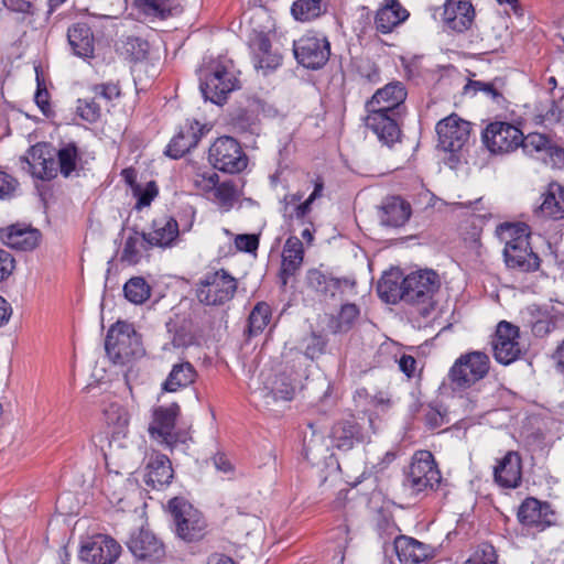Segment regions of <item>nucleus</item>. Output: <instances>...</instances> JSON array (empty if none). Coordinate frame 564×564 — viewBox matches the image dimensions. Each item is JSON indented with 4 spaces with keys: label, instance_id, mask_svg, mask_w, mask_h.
<instances>
[{
    "label": "nucleus",
    "instance_id": "41",
    "mask_svg": "<svg viewBox=\"0 0 564 564\" xmlns=\"http://www.w3.org/2000/svg\"><path fill=\"white\" fill-rule=\"evenodd\" d=\"M520 147L528 155H533L534 153L542 151H550L551 155H554L558 162L564 161V151L562 149H553L550 147V140L541 134V133H530L529 135H523V141H521Z\"/></svg>",
    "mask_w": 564,
    "mask_h": 564
},
{
    "label": "nucleus",
    "instance_id": "20",
    "mask_svg": "<svg viewBox=\"0 0 564 564\" xmlns=\"http://www.w3.org/2000/svg\"><path fill=\"white\" fill-rule=\"evenodd\" d=\"M120 551L121 546L112 538L98 535L80 547L79 558L91 564H112Z\"/></svg>",
    "mask_w": 564,
    "mask_h": 564
},
{
    "label": "nucleus",
    "instance_id": "46",
    "mask_svg": "<svg viewBox=\"0 0 564 564\" xmlns=\"http://www.w3.org/2000/svg\"><path fill=\"white\" fill-rule=\"evenodd\" d=\"M175 0H138L137 7L147 15L164 19L174 9Z\"/></svg>",
    "mask_w": 564,
    "mask_h": 564
},
{
    "label": "nucleus",
    "instance_id": "55",
    "mask_svg": "<svg viewBox=\"0 0 564 564\" xmlns=\"http://www.w3.org/2000/svg\"><path fill=\"white\" fill-rule=\"evenodd\" d=\"M212 193L215 199L223 206H231L236 196V189L231 182H217Z\"/></svg>",
    "mask_w": 564,
    "mask_h": 564
},
{
    "label": "nucleus",
    "instance_id": "13",
    "mask_svg": "<svg viewBox=\"0 0 564 564\" xmlns=\"http://www.w3.org/2000/svg\"><path fill=\"white\" fill-rule=\"evenodd\" d=\"M305 288L321 301L333 299L337 293H355L356 282L349 278H335L321 268H311L305 273Z\"/></svg>",
    "mask_w": 564,
    "mask_h": 564
},
{
    "label": "nucleus",
    "instance_id": "18",
    "mask_svg": "<svg viewBox=\"0 0 564 564\" xmlns=\"http://www.w3.org/2000/svg\"><path fill=\"white\" fill-rule=\"evenodd\" d=\"M127 546L133 556L141 561L154 563L164 556L162 542L151 531L143 528L131 533Z\"/></svg>",
    "mask_w": 564,
    "mask_h": 564
},
{
    "label": "nucleus",
    "instance_id": "42",
    "mask_svg": "<svg viewBox=\"0 0 564 564\" xmlns=\"http://www.w3.org/2000/svg\"><path fill=\"white\" fill-rule=\"evenodd\" d=\"M503 85L505 83L501 78H495L491 82L469 80L464 87V93L465 95L475 96L480 91L495 102L500 104L503 100Z\"/></svg>",
    "mask_w": 564,
    "mask_h": 564
},
{
    "label": "nucleus",
    "instance_id": "22",
    "mask_svg": "<svg viewBox=\"0 0 564 564\" xmlns=\"http://www.w3.org/2000/svg\"><path fill=\"white\" fill-rule=\"evenodd\" d=\"M324 182L321 177L314 181V189L310 196L301 202L303 194L300 192L286 194L281 202V210L285 218L289 219H303L312 209V204L315 199L319 198L323 194Z\"/></svg>",
    "mask_w": 564,
    "mask_h": 564
},
{
    "label": "nucleus",
    "instance_id": "59",
    "mask_svg": "<svg viewBox=\"0 0 564 564\" xmlns=\"http://www.w3.org/2000/svg\"><path fill=\"white\" fill-rule=\"evenodd\" d=\"M218 182V174L216 172L197 173L194 177L195 186L206 193H212Z\"/></svg>",
    "mask_w": 564,
    "mask_h": 564
},
{
    "label": "nucleus",
    "instance_id": "49",
    "mask_svg": "<svg viewBox=\"0 0 564 564\" xmlns=\"http://www.w3.org/2000/svg\"><path fill=\"white\" fill-rule=\"evenodd\" d=\"M104 414L107 423L116 426L118 432H121L129 423L127 410L118 403H111L105 409Z\"/></svg>",
    "mask_w": 564,
    "mask_h": 564
},
{
    "label": "nucleus",
    "instance_id": "6",
    "mask_svg": "<svg viewBox=\"0 0 564 564\" xmlns=\"http://www.w3.org/2000/svg\"><path fill=\"white\" fill-rule=\"evenodd\" d=\"M442 480L434 456L429 451H419L405 474L403 485L412 495L436 489Z\"/></svg>",
    "mask_w": 564,
    "mask_h": 564
},
{
    "label": "nucleus",
    "instance_id": "11",
    "mask_svg": "<svg viewBox=\"0 0 564 564\" xmlns=\"http://www.w3.org/2000/svg\"><path fill=\"white\" fill-rule=\"evenodd\" d=\"M436 133L438 138L437 148L451 153V161L458 162L457 153L463 150L469 140V122L452 115L437 122Z\"/></svg>",
    "mask_w": 564,
    "mask_h": 564
},
{
    "label": "nucleus",
    "instance_id": "61",
    "mask_svg": "<svg viewBox=\"0 0 564 564\" xmlns=\"http://www.w3.org/2000/svg\"><path fill=\"white\" fill-rule=\"evenodd\" d=\"M15 269L13 256L0 248V283L8 280Z\"/></svg>",
    "mask_w": 564,
    "mask_h": 564
},
{
    "label": "nucleus",
    "instance_id": "58",
    "mask_svg": "<svg viewBox=\"0 0 564 564\" xmlns=\"http://www.w3.org/2000/svg\"><path fill=\"white\" fill-rule=\"evenodd\" d=\"M326 340L323 336L313 333L305 339L304 354L307 358L314 360L324 354Z\"/></svg>",
    "mask_w": 564,
    "mask_h": 564
},
{
    "label": "nucleus",
    "instance_id": "15",
    "mask_svg": "<svg viewBox=\"0 0 564 564\" xmlns=\"http://www.w3.org/2000/svg\"><path fill=\"white\" fill-rule=\"evenodd\" d=\"M492 350L496 360L501 365L516 361L521 355L519 328L509 322H500L492 339Z\"/></svg>",
    "mask_w": 564,
    "mask_h": 564
},
{
    "label": "nucleus",
    "instance_id": "44",
    "mask_svg": "<svg viewBox=\"0 0 564 564\" xmlns=\"http://www.w3.org/2000/svg\"><path fill=\"white\" fill-rule=\"evenodd\" d=\"M535 111V117L539 122L546 127L560 122L562 118V109L560 105L552 98L540 101Z\"/></svg>",
    "mask_w": 564,
    "mask_h": 564
},
{
    "label": "nucleus",
    "instance_id": "28",
    "mask_svg": "<svg viewBox=\"0 0 564 564\" xmlns=\"http://www.w3.org/2000/svg\"><path fill=\"white\" fill-rule=\"evenodd\" d=\"M411 205L400 196L386 197L379 207L380 224L386 227H402L409 220Z\"/></svg>",
    "mask_w": 564,
    "mask_h": 564
},
{
    "label": "nucleus",
    "instance_id": "1",
    "mask_svg": "<svg viewBox=\"0 0 564 564\" xmlns=\"http://www.w3.org/2000/svg\"><path fill=\"white\" fill-rule=\"evenodd\" d=\"M489 368L488 355L478 350L463 354L455 360L442 384L453 393L455 411L466 416L487 411L489 404L474 387L487 376Z\"/></svg>",
    "mask_w": 564,
    "mask_h": 564
},
{
    "label": "nucleus",
    "instance_id": "47",
    "mask_svg": "<svg viewBox=\"0 0 564 564\" xmlns=\"http://www.w3.org/2000/svg\"><path fill=\"white\" fill-rule=\"evenodd\" d=\"M57 164L63 176L68 177L76 169L78 149L74 143H68L57 152Z\"/></svg>",
    "mask_w": 564,
    "mask_h": 564
},
{
    "label": "nucleus",
    "instance_id": "4",
    "mask_svg": "<svg viewBox=\"0 0 564 564\" xmlns=\"http://www.w3.org/2000/svg\"><path fill=\"white\" fill-rule=\"evenodd\" d=\"M441 281L433 270H420L404 276V302L417 307V312L426 317L434 310L435 294L440 290Z\"/></svg>",
    "mask_w": 564,
    "mask_h": 564
},
{
    "label": "nucleus",
    "instance_id": "30",
    "mask_svg": "<svg viewBox=\"0 0 564 564\" xmlns=\"http://www.w3.org/2000/svg\"><path fill=\"white\" fill-rule=\"evenodd\" d=\"M304 259V247L300 238L291 236L286 239L282 250L280 279L283 285L300 270Z\"/></svg>",
    "mask_w": 564,
    "mask_h": 564
},
{
    "label": "nucleus",
    "instance_id": "31",
    "mask_svg": "<svg viewBox=\"0 0 564 564\" xmlns=\"http://www.w3.org/2000/svg\"><path fill=\"white\" fill-rule=\"evenodd\" d=\"M173 478V469L169 457L164 454L152 452L145 467L144 480L153 489L169 485Z\"/></svg>",
    "mask_w": 564,
    "mask_h": 564
},
{
    "label": "nucleus",
    "instance_id": "34",
    "mask_svg": "<svg viewBox=\"0 0 564 564\" xmlns=\"http://www.w3.org/2000/svg\"><path fill=\"white\" fill-rule=\"evenodd\" d=\"M408 18L409 12L399 0H384V4L377 11L375 25L377 31L387 34Z\"/></svg>",
    "mask_w": 564,
    "mask_h": 564
},
{
    "label": "nucleus",
    "instance_id": "3",
    "mask_svg": "<svg viewBox=\"0 0 564 564\" xmlns=\"http://www.w3.org/2000/svg\"><path fill=\"white\" fill-rule=\"evenodd\" d=\"M499 235L506 240L503 256L508 268L522 272L539 269L540 259L530 248L528 227L524 224H503L499 227Z\"/></svg>",
    "mask_w": 564,
    "mask_h": 564
},
{
    "label": "nucleus",
    "instance_id": "40",
    "mask_svg": "<svg viewBox=\"0 0 564 564\" xmlns=\"http://www.w3.org/2000/svg\"><path fill=\"white\" fill-rule=\"evenodd\" d=\"M151 246L148 245L144 232L139 234L134 231L132 235L127 237L123 248L120 254V261L129 265H134L140 262L142 253L148 250Z\"/></svg>",
    "mask_w": 564,
    "mask_h": 564
},
{
    "label": "nucleus",
    "instance_id": "63",
    "mask_svg": "<svg viewBox=\"0 0 564 564\" xmlns=\"http://www.w3.org/2000/svg\"><path fill=\"white\" fill-rule=\"evenodd\" d=\"M236 248L245 252H253L259 247V239L256 235H238L235 239Z\"/></svg>",
    "mask_w": 564,
    "mask_h": 564
},
{
    "label": "nucleus",
    "instance_id": "7",
    "mask_svg": "<svg viewBox=\"0 0 564 564\" xmlns=\"http://www.w3.org/2000/svg\"><path fill=\"white\" fill-rule=\"evenodd\" d=\"M175 532L184 541L192 542L204 536L206 521L202 513L184 498L175 497L169 501Z\"/></svg>",
    "mask_w": 564,
    "mask_h": 564
},
{
    "label": "nucleus",
    "instance_id": "43",
    "mask_svg": "<svg viewBox=\"0 0 564 564\" xmlns=\"http://www.w3.org/2000/svg\"><path fill=\"white\" fill-rule=\"evenodd\" d=\"M126 299L133 304H142L151 295V289L143 278H131L123 286Z\"/></svg>",
    "mask_w": 564,
    "mask_h": 564
},
{
    "label": "nucleus",
    "instance_id": "10",
    "mask_svg": "<svg viewBox=\"0 0 564 564\" xmlns=\"http://www.w3.org/2000/svg\"><path fill=\"white\" fill-rule=\"evenodd\" d=\"M296 61L305 68L323 67L330 55V44L327 37L317 32H307L293 43Z\"/></svg>",
    "mask_w": 564,
    "mask_h": 564
},
{
    "label": "nucleus",
    "instance_id": "38",
    "mask_svg": "<svg viewBox=\"0 0 564 564\" xmlns=\"http://www.w3.org/2000/svg\"><path fill=\"white\" fill-rule=\"evenodd\" d=\"M377 292L386 303L404 302V278L401 280L399 273L384 274L378 282Z\"/></svg>",
    "mask_w": 564,
    "mask_h": 564
},
{
    "label": "nucleus",
    "instance_id": "35",
    "mask_svg": "<svg viewBox=\"0 0 564 564\" xmlns=\"http://www.w3.org/2000/svg\"><path fill=\"white\" fill-rule=\"evenodd\" d=\"M67 39L76 56L82 58H90L94 56V35L88 24H73L68 29Z\"/></svg>",
    "mask_w": 564,
    "mask_h": 564
},
{
    "label": "nucleus",
    "instance_id": "36",
    "mask_svg": "<svg viewBox=\"0 0 564 564\" xmlns=\"http://www.w3.org/2000/svg\"><path fill=\"white\" fill-rule=\"evenodd\" d=\"M28 163L32 175L40 180H52L59 171L54 158L48 152L45 155L44 148L40 145H35L30 150Z\"/></svg>",
    "mask_w": 564,
    "mask_h": 564
},
{
    "label": "nucleus",
    "instance_id": "62",
    "mask_svg": "<svg viewBox=\"0 0 564 564\" xmlns=\"http://www.w3.org/2000/svg\"><path fill=\"white\" fill-rule=\"evenodd\" d=\"M93 91L96 97L110 101L120 95L119 86L115 83H104L94 86Z\"/></svg>",
    "mask_w": 564,
    "mask_h": 564
},
{
    "label": "nucleus",
    "instance_id": "24",
    "mask_svg": "<svg viewBox=\"0 0 564 564\" xmlns=\"http://www.w3.org/2000/svg\"><path fill=\"white\" fill-rule=\"evenodd\" d=\"M474 17V8L467 0H447L444 3L443 22L448 30L458 33L468 30Z\"/></svg>",
    "mask_w": 564,
    "mask_h": 564
},
{
    "label": "nucleus",
    "instance_id": "17",
    "mask_svg": "<svg viewBox=\"0 0 564 564\" xmlns=\"http://www.w3.org/2000/svg\"><path fill=\"white\" fill-rule=\"evenodd\" d=\"M367 112L366 127L377 135L381 143L391 147L400 140L399 115L384 112L382 109H367Z\"/></svg>",
    "mask_w": 564,
    "mask_h": 564
},
{
    "label": "nucleus",
    "instance_id": "12",
    "mask_svg": "<svg viewBox=\"0 0 564 564\" xmlns=\"http://www.w3.org/2000/svg\"><path fill=\"white\" fill-rule=\"evenodd\" d=\"M481 138L490 153L506 154L520 147L523 132L510 122L494 121L485 128Z\"/></svg>",
    "mask_w": 564,
    "mask_h": 564
},
{
    "label": "nucleus",
    "instance_id": "50",
    "mask_svg": "<svg viewBox=\"0 0 564 564\" xmlns=\"http://www.w3.org/2000/svg\"><path fill=\"white\" fill-rule=\"evenodd\" d=\"M311 430V437H307V434H304V456L307 460L315 462L318 458L317 454L324 453V445L322 444V436L316 435V431L314 430L313 424H308Z\"/></svg>",
    "mask_w": 564,
    "mask_h": 564
},
{
    "label": "nucleus",
    "instance_id": "39",
    "mask_svg": "<svg viewBox=\"0 0 564 564\" xmlns=\"http://www.w3.org/2000/svg\"><path fill=\"white\" fill-rule=\"evenodd\" d=\"M327 11L326 0H295L291 13L296 21L310 22Z\"/></svg>",
    "mask_w": 564,
    "mask_h": 564
},
{
    "label": "nucleus",
    "instance_id": "54",
    "mask_svg": "<svg viewBox=\"0 0 564 564\" xmlns=\"http://www.w3.org/2000/svg\"><path fill=\"white\" fill-rule=\"evenodd\" d=\"M100 106L94 99H79L78 116L87 122H96L100 117Z\"/></svg>",
    "mask_w": 564,
    "mask_h": 564
},
{
    "label": "nucleus",
    "instance_id": "29",
    "mask_svg": "<svg viewBox=\"0 0 564 564\" xmlns=\"http://www.w3.org/2000/svg\"><path fill=\"white\" fill-rule=\"evenodd\" d=\"M541 204L535 207L534 214L541 218H564V187L558 183H551L541 194Z\"/></svg>",
    "mask_w": 564,
    "mask_h": 564
},
{
    "label": "nucleus",
    "instance_id": "52",
    "mask_svg": "<svg viewBox=\"0 0 564 564\" xmlns=\"http://www.w3.org/2000/svg\"><path fill=\"white\" fill-rule=\"evenodd\" d=\"M124 52L133 61H142L147 57L149 43L140 37L129 36L123 43Z\"/></svg>",
    "mask_w": 564,
    "mask_h": 564
},
{
    "label": "nucleus",
    "instance_id": "26",
    "mask_svg": "<svg viewBox=\"0 0 564 564\" xmlns=\"http://www.w3.org/2000/svg\"><path fill=\"white\" fill-rule=\"evenodd\" d=\"M406 98L404 86L397 82L387 84L378 89L372 98L367 102V109H382L384 112L399 115V107Z\"/></svg>",
    "mask_w": 564,
    "mask_h": 564
},
{
    "label": "nucleus",
    "instance_id": "57",
    "mask_svg": "<svg viewBox=\"0 0 564 564\" xmlns=\"http://www.w3.org/2000/svg\"><path fill=\"white\" fill-rule=\"evenodd\" d=\"M234 127L237 131L248 132L250 134H257L259 131L258 119L248 111L240 112L234 119Z\"/></svg>",
    "mask_w": 564,
    "mask_h": 564
},
{
    "label": "nucleus",
    "instance_id": "53",
    "mask_svg": "<svg viewBox=\"0 0 564 564\" xmlns=\"http://www.w3.org/2000/svg\"><path fill=\"white\" fill-rule=\"evenodd\" d=\"M296 384L285 377L281 376L275 379L272 386V395L275 400L290 401L295 393Z\"/></svg>",
    "mask_w": 564,
    "mask_h": 564
},
{
    "label": "nucleus",
    "instance_id": "25",
    "mask_svg": "<svg viewBox=\"0 0 564 564\" xmlns=\"http://www.w3.org/2000/svg\"><path fill=\"white\" fill-rule=\"evenodd\" d=\"M249 46L257 69H262L267 74V72L280 66L282 57L278 52L272 51L271 42L267 34L262 32L254 33L250 39Z\"/></svg>",
    "mask_w": 564,
    "mask_h": 564
},
{
    "label": "nucleus",
    "instance_id": "60",
    "mask_svg": "<svg viewBox=\"0 0 564 564\" xmlns=\"http://www.w3.org/2000/svg\"><path fill=\"white\" fill-rule=\"evenodd\" d=\"M18 181L10 174L0 171V199H10L18 188Z\"/></svg>",
    "mask_w": 564,
    "mask_h": 564
},
{
    "label": "nucleus",
    "instance_id": "37",
    "mask_svg": "<svg viewBox=\"0 0 564 564\" xmlns=\"http://www.w3.org/2000/svg\"><path fill=\"white\" fill-rule=\"evenodd\" d=\"M197 377V371L188 361L175 364L162 384L163 390L175 392L192 384Z\"/></svg>",
    "mask_w": 564,
    "mask_h": 564
},
{
    "label": "nucleus",
    "instance_id": "2",
    "mask_svg": "<svg viewBox=\"0 0 564 564\" xmlns=\"http://www.w3.org/2000/svg\"><path fill=\"white\" fill-rule=\"evenodd\" d=\"M239 72L234 62L226 57L212 61L202 70L199 89L205 100L221 105L228 95L240 88Z\"/></svg>",
    "mask_w": 564,
    "mask_h": 564
},
{
    "label": "nucleus",
    "instance_id": "16",
    "mask_svg": "<svg viewBox=\"0 0 564 564\" xmlns=\"http://www.w3.org/2000/svg\"><path fill=\"white\" fill-rule=\"evenodd\" d=\"M208 131L207 126L200 124L197 120L187 119L167 144L165 154L172 159L182 158L195 148Z\"/></svg>",
    "mask_w": 564,
    "mask_h": 564
},
{
    "label": "nucleus",
    "instance_id": "23",
    "mask_svg": "<svg viewBox=\"0 0 564 564\" xmlns=\"http://www.w3.org/2000/svg\"><path fill=\"white\" fill-rule=\"evenodd\" d=\"M517 516L522 525L542 531L552 523L553 512L547 503L527 498L520 505Z\"/></svg>",
    "mask_w": 564,
    "mask_h": 564
},
{
    "label": "nucleus",
    "instance_id": "19",
    "mask_svg": "<svg viewBox=\"0 0 564 564\" xmlns=\"http://www.w3.org/2000/svg\"><path fill=\"white\" fill-rule=\"evenodd\" d=\"M41 239V231L26 224L17 223L0 229L2 243L19 251H32L39 246Z\"/></svg>",
    "mask_w": 564,
    "mask_h": 564
},
{
    "label": "nucleus",
    "instance_id": "8",
    "mask_svg": "<svg viewBox=\"0 0 564 564\" xmlns=\"http://www.w3.org/2000/svg\"><path fill=\"white\" fill-rule=\"evenodd\" d=\"M237 290V281L225 270L207 272L197 284V297L206 305H223Z\"/></svg>",
    "mask_w": 564,
    "mask_h": 564
},
{
    "label": "nucleus",
    "instance_id": "51",
    "mask_svg": "<svg viewBox=\"0 0 564 564\" xmlns=\"http://www.w3.org/2000/svg\"><path fill=\"white\" fill-rule=\"evenodd\" d=\"M358 316L359 308L356 304H343L340 312L338 314V319L334 332L341 333L348 330Z\"/></svg>",
    "mask_w": 564,
    "mask_h": 564
},
{
    "label": "nucleus",
    "instance_id": "14",
    "mask_svg": "<svg viewBox=\"0 0 564 564\" xmlns=\"http://www.w3.org/2000/svg\"><path fill=\"white\" fill-rule=\"evenodd\" d=\"M178 413L180 406L175 403L169 406L158 408L149 425L151 437L167 447H173L177 442H185L183 435L175 431V422Z\"/></svg>",
    "mask_w": 564,
    "mask_h": 564
},
{
    "label": "nucleus",
    "instance_id": "56",
    "mask_svg": "<svg viewBox=\"0 0 564 564\" xmlns=\"http://www.w3.org/2000/svg\"><path fill=\"white\" fill-rule=\"evenodd\" d=\"M464 564H497L496 551L491 545H481Z\"/></svg>",
    "mask_w": 564,
    "mask_h": 564
},
{
    "label": "nucleus",
    "instance_id": "64",
    "mask_svg": "<svg viewBox=\"0 0 564 564\" xmlns=\"http://www.w3.org/2000/svg\"><path fill=\"white\" fill-rule=\"evenodd\" d=\"M158 189L153 182H150L143 191L138 194V200L135 204L137 209H142L151 204L153 198L156 196Z\"/></svg>",
    "mask_w": 564,
    "mask_h": 564
},
{
    "label": "nucleus",
    "instance_id": "48",
    "mask_svg": "<svg viewBox=\"0 0 564 564\" xmlns=\"http://www.w3.org/2000/svg\"><path fill=\"white\" fill-rule=\"evenodd\" d=\"M423 419L429 429H437L449 423L448 412L438 404L430 403L421 406Z\"/></svg>",
    "mask_w": 564,
    "mask_h": 564
},
{
    "label": "nucleus",
    "instance_id": "9",
    "mask_svg": "<svg viewBox=\"0 0 564 564\" xmlns=\"http://www.w3.org/2000/svg\"><path fill=\"white\" fill-rule=\"evenodd\" d=\"M208 160L215 169L229 174L240 173L248 164V158L239 142L228 135L214 141L209 148Z\"/></svg>",
    "mask_w": 564,
    "mask_h": 564
},
{
    "label": "nucleus",
    "instance_id": "32",
    "mask_svg": "<svg viewBox=\"0 0 564 564\" xmlns=\"http://www.w3.org/2000/svg\"><path fill=\"white\" fill-rule=\"evenodd\" d=\"M496 481L505 488H517L521 484V458L517 452H508L494 470Z\"/></svg>",
    "mask_w": 564,
    "mask_h": 564
},
{
    "label": "nucleus",
    "instance_id": "27",
    "mask_svg": "<svg viewBox=\"0 0 564 564\" xmlns=\"http://www.w3.org/2000/svg\"><path fill=\"white\" fill-rule=\"evenodd\" d=\"M394 551L403 564H419L433 556V547L414 538L399 535L394 539Z\"/></svg>",
    "mask_w": 564,
    "mask_h": 564
},
{
    "label": "nucleus",
    "instance_id": "21",
    "mask_svg": "<svg viewBox=\"0 0 564 564\" xmlns=\"http://www.w3.org/2000/svg\"><path fill=\"white\" fill-rule=\"evenodd\" d=\"M368 438V431H365L354 416L338 421L330 432L333 445L343 451H348L356 443L365 442Z\"/></svg>",
    "mask_w": 564,
    "mask_h": 564
},
{
    "label": "nucleus",
    "instance_id": "5",
    "mask_svg": "<svg viewBox=\"0 0 564 564\" xmlns=\"http://www.w3.org/2000/svg\"><path fill=\"white\" fill-rule=\"evenodd\" d=\"M105 349L112 362L118 365H124L144 354L140 335L127 322H117L109 328Z\"/></svg>",
    "mask_w": 564,
    "mask_h": 564
},
{
    "label": "nucleus",
    "instance_id": "45",
    "mask_svg": "<svg viewBox=\"0 0 564 564\" xmlns=\"http://www.w3.org/2000/svg\"><path fill=\"white\" fill-rule=\"evenodd\" d=\"M271 319V308L264 303H258L251 311L248 319V330L250 335L261 333Z\"/></svg>",
    "mask_w": 564,
    "mask_h": 564
},
{
    "label": "nucleus",
    "instance_id": "33",
    "mask_svg": "<svg viewBox=\"0 0 564 564\" xmlns=\"http://www.w3.org/2000/svg\"><path fill=\"white\" fill-rule=\"evenodd\" d=\"M180 235L178 224L173 217L154 219L152 230L144 232L148 245L151 247H172Z\"/></svg>",
    "mask_w": 564,
    "mask_h": 564
}]
</instances>
